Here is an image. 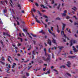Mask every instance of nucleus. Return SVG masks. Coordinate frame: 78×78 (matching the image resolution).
<instances>
[{
    "label": "nucleus",
    "instance_id": "nucleus-61",
    "mask_svg": "<svg viewBox=\"0 0 78 78\" xmlns=\"http://www.w3.org/2000/svg\"><path fill=\"white\" fill-rule=\"evenodd\" d=\"M73 17H74V18H75V19H76H76H77V18H76V16H73Z\"/></svg>",
    "mask_w": 78,
    "mask_h": 78
},
{
    "label": "nucleus",
    "instance_id": "nucleus-42",
    "mask_svg": "<svg viewBox=\"0 0 78 78\" xmlns=\"http://www.w3.org/2000/svg\"><path fill=\"white\" fill-rule=\"evenodd\" d=\"M62 27H66V24L64 23H62Z\"/></svg>",
    "mask_w": 78,
    "mask_h": 78
},
{
    "label": "nucleus",
    "instance_id": "nucleus-6",
    "mask_svg": "<svg viewBox=\"0 0 78 78\" xmlns=\"http://www.w3.org/2000/svg\"><path fill=\"white\" fill-rule=\"evenodd\" d=\"M34 18L35 19L36 22H37V23H41V22H40V21L37 20V19L36 18V17H34Z\"/></svg>",
    "mask_w": 78,
    "mask_h": 78
},
{
    "label": "nucleus",
    "instance_id": "nucleus-39",
    "mask_svg": "<svg viewBox=\"0 0 78 78\" xmlns=\"http://www.w3.org/2000/svg\"><path fill=\"white\" fill-rule=\"evenodd\" d=\"M66 19H70V17L67 16L66 17Z\"/></svg>",
    "mask_w": 78,
    "mask_h": 78
},
{
    "label": "nucleus",
    "instance_id": "nucleus-8",
    "mask_svg": "<svg viewBox=\"0 0 78 78\" xmlns=\"http://www.w3.org/2000/svg\"><path fill=\"white\" fill-rule=\"evenodd\" d=\"M31 35L33 36L34 37H36V36H37V35L36 34L34 35L33 34L31 33Z\"/></svg>",
    "mask_w": 78,
    "mask_h": 78
},
{
    "label": "nucleus",
    "instance_id": "nucleus-19",
    "mask_svg": "<svg viewBox=\"0 0 78 78\" xmlns=\"http://www.w3.org/2000/svg\"><path fill=\"white\" fill-rule=\"evenodd\" d=\"M58 48H59V49L60 50H62V49L63 48V47L62 46V47H61L59 46L58 47Z\"/></svg>",
    "mask_w": 78,
    "mask_h": 78
},
{
    "label": "nucleus",
    "instance_id": "nucleus-30",
    "mask_svg": "<svg viewBox=\"0 0 78 78\" xmlns=\"http://www.w3.org/2000/svg\"><path fill=\"white\" fill-rule=\"evenodd\" d=\"M60 6H61V4H59L58 5V6L57 7V9H59V8L60 7Z\"/></svg>",
    "mask_w": 78,
    "mask_h": 78
},
{
    "label": "nucleus",
    "instance_id": "nucleus-21",
    "mask_svg": "<svg viewBox=\"0 0 78 78\" xmlns=\"http://www.w3.org/2000/svg\"><path fill=\"white\" fill-rule=\"evenodd\" d=\"M0 62H1V64H2V65H5V63H4L2 61H0Z\"/></svg>",
    "mask_w": 78,
    "mask_h": 78
},
{
    "label": "nucleus",
    "instance_id": "nucleus-44",
    "mask_svg": "<svg viewBox=\"0 0 78 78\" xmlns=\"http://www.w3.org/2000/svg\"><path fill=\"white\" fill-rule=\"evenodd\" d=\"M29 60H27V61H24V62L25 63H27V62H28V61H29Z\"/></svg>",
    "mask_w": 78,
    "mask_h": 78
},
{
    "label": "nucleus",
    "instance_id": "nucleus-54",
    "mask_svg": "<svg viewBox=\"0 0 78 78\" xmlns=\"http://www.w3.org/2000/svg\"><path fill=\"white\" fill-rule=\"evenodd\" d=\"M4 2H5V3L7 4V3L8 2H7V1H6V0H5V1H4Z\"/></svg>",
    "mask_w": 78,
    "mask_h": 78
},
{
    "label": "nucleus",
    "instance_id": "nucleus-37",
    "mask_svg": "<svg viewBox=\"0 0 78 78\" xmlns=\"http://www.w3.org/2000/svg\"><path fill=\"white\" fill-rule=\"evenodd\" d=\"M3 11L4 13H6V11H7V10L6 9H4L3 10Z\"/></svg>",
    "mask_w": 78,
    "mask_h": 78
},
{
    "label": "nucleus",
    "instance_id": "nucleus-36",
    "mask_svg": "<svg viewBox=\"0 0 78 78\" xmlns=\"http://www.w3.org/2000/svg\"><path fill=\"white\" fill-rule=\"evenodd\" d=\"M30 47L29 48L27 49V50H30L31 49V45H30Z\"/></svg>",
    "mask_w": 78,
    "mask_h": 78
},
{
    "label": "nucleus",
    "instance_id": "nucleus-31",
    "mask_svg": "<svg viewBox=\"0 0 78 78\" xmlns=\"http://www.w3.org/2000/svg\"><path fill=\"white\" fill-rule=\"evenodd\" d=\"M53 70L54 72H58V71L56 70L55 69H53Z\"/></svg>",
    "mask_w": 78,
    "mask_h": 78
},
{
    "label": "nucleus",
    "instance_id": "nucleus-14",
    "mask_svg": "<svg viewBox=\"0 0 78 78\" xmlns=\"http://www.w3.org/2000/svg\"><path fill=\"white\" fill-rule=\"evenodd\" d=\"M35 5L37 6V7H38L39 6V4L37 3V2H35Z\"/></svg>",
    "mask_w": 78,
    "mask_h": 78
},
{
    "label": "nucleus",
    "instance_id": "nucleus-27",
    "mask_svg": "<svg viewBox=\"0 0 78 78\" xmlns=\"http://www.w3.org/2000/svg\"><path fill=\"white\" fill-rule=\"evenodd\" d=\"M43 17H45V18H46V19L48 18V16L45 15H43Z\"/></svg>",
    "mask_w": 78,
    "mask_h": 78
},
{
    "label": "nucleus",
    "instance_id": "nucleus-58",
    "mask_svg": "<svg viewBox=\"0 0 78 78\" xmlns=\"http://www.w3.org/2000/svg\"><path fill=\"white\" fill-rule=\"evenodd\" d=\"M62 67H63V68H64V69H65V68H66V66H62Z\"/></svg>",
    "mask_w": 78,
    "mask_h": 78
},
{
    "label": "nucleus",
    "instance_id": "nucleus-64",
    "mask_svg": "<svg viewBox=\"0 0 78 78\" xmlns=\"http://www.w3.org/2000/svg\"><path fill=\"white\" fill-rule=\"evenodd\" d=\"M7 36H9V37H11V36L9 35V34H7Z\"/></svg>",
    "mask_w": 78,
    "mask_h": 78
},
{
    "label": "nucleus",
    "instance_id": "nucleus-53",
    "mask_svg": "<svg viewBox=\"0 0 78 78\" xmlns=\"http://www.w3.org/2000/svg\"><path fill=\"white\" fill-rule=\"evenodd\" d=\"M43 32V30H42L41 31H40L39 32V33H42Z\"/></svg>",
    "mask_w": 78,
    "mask_h": 78
},
{
    "label": "nucleus",
    "instance_id": "nucleus-5",
    "mask_svg": "<svg viewBox=\"0 0 78 78\" xmlns=\"http://www.w3.org/2000/svg\"><path fill=\"white\" fill-rule=\"evenodd\" d=\"M67 64H66L67 66L68 67H70V64H71L69 61H68L67 62Z\"/></svg>",
    "mask_w": 78,
    "mask_h": 78
},
{
    "label": "nucleus",
    "instance_id": "nucleus-63",
    "mask_svg": "<svg viewBox=\"0 0 78 78\" xmlns=\"http://www.w3.org/2000/svg\"><path fill=\"white\" fill-rule=\"evenodd\" d=\"M42 33L43 34H45V32H42Z\"/></svg>",
    "mask_w": 78,
    "mask_h": 78
},
{
    "label": "nucleus",
    "instance_id": "nucleus-24",
    "mask_svg": "<svg viewBox=\"0 0 78 78\" xmlns=\"http://www.w3.org/2000/svg\"><path fill=\"white\" fill-rule=\"evenodd\" d=\"M0 37H1V36L0 35ZM0 41L1 42V44L2 45H3V42L2 41H1L0 39Z\"/></svg>",
    "mask_w": 78,
    "mask_h": 78
},
{
    "label": "nucleus",
    "instance_id": "nucleus-9",
    "mask_svg": "<svg viewBox=\"0 0 78 78\" xmlns=\"http://www.w3.org/2000/svg\"><path fill=\"white\" fill-rule=\"evenodd\" d=\"M15 66H16V64L15 63H13V65L12 67V68H14L15 67Z\"/></svg>",
    "mask_w": 78,
    "mask_h": 78
},
{
    "label": "nucleus",
    "instance_id": "nucleus-59",
    "mask_svg": "<svg viewBox=\"0 0 78 78\" xmlns=\"http://www.w3.org/2000/svg\"><path fill=\"white\" fill-rule=\"evenodd\" d=\"M33 42L34 44L35 45L36 44V41H33Z\"/></svg>",
    "mask_w": 78,
    "mask_h": 78
},
{
    "label": "nucleus",
    "instance_id": "nucleus-32",
    "mask_svg": "<svg viewBox=\"0 0 78 78\" xmlns=\"http://www.w3.org/2000/svg\"><path fill=\"white\" fill-rule=\"evenodd\" d=\"M41 7H43V8H45V6H44V5L42 4L41 5Z\"/></svg>",
    "mask_w": 78,
    "mask_h": 78
},
{
    "label": "nucleus",
    "instance_id": "nucleus-49",
    "mask_svg": "<svg viewBox=\"0 0 78 78\" xmlns=\"http://www.w3.org/2000/svg\"><path fill=\"white\" fill-rule=\"evenodd\" d=\"M46 48H44V51L46 53Z\"/></svg>",
    "mask_w": 78,
    "mask_h": 78
},
{
    "label": "nucleus",
    "instance_id": "nucleus-43",
    "mask_svg": "<svg viewBox=\"0 0 78 78\" xmlns=\"http://www.w3.org/2000/svg\"><path fill=\"white\" fill-rule=\"evenodd\" d=\"M17 45L18 47H19V46H21V44L18 43Z\"/></svg>",
    "mask_w": 78,
    "mask_h": 78
},
{
    "label": "nucleus",
    "instance_id": "nucleus-51",
    "mask_svg": "<svg viewBox=\"0 0 78 78\" xmlns=\"http://www.w3.org/2000/svg\"><path fill=\"white\" fill-rule=\"evenodd\" d=\"M48 31L49 32V33H50V34H51V31H50V30H48Z\"/></svg>",
    "mask_w": 78,
    "mask_h": 78
},
{
    "label": "nucleus",
    "instance_id": "nucleus-40",
    "mask_svg": "<svg viewBox=\"0 0 78 78\" xmlns=\"http://www.w3.org/2000/svg\"><path fill=\"white\" fill-rule=\"evenodd\" d=\"M50 49H51V48H49L48 49V52H49V53H51V51H50Z\"/></svg>",
    "mask_w": 78,
    "mask_h": 78
},
{
    "label": "nucleus",
    "instance_id": "nucleus-7",
    "mask_svg": "<svg viewBox=\"0 0 78 78\" xmlns=\"http://www.w3.org/2000/svg\"><path fill=\"white\" fill-rule=\"evenodd\" d=\"M73 40H71L70 41V47L72 46V45H73Z\"/></svg>",
    "mask_w": 78,
    "mask_h": 78
},
{
    "label": "nucleus",
    "instance_id": "nucleus-15",
    "mask_svg": "<svg viewBox=\"0 0 78 78\" xmlns=\"http://www.w3.org/2000/svg\"><path fill=\"white\" fill-rule=\"evenodd\" d=\"M72 9H73L74 11H76L77 9L75 7H74L73 8H72Z\"/></svg>",
    "mask_w": 78,
    "mask_h": 78
},
{
    "label": "nucleus",
    "instance_id": "nucleus-62",
    "mask_svg": "<svg viewBox=\"0 0 78 78\" xmlns=\"http://www.w3.org/2000/svg\"><path fill=\"white\" fill-rule=\"evenodd\" d=\"M45 21H46V22H48V19H46L45 20Z\"/></svg>",
    "mask_w": 78,
    "mask_h": 78
},
{
    "label": "nucleus",
    "instance_id": "nucleus-25",
    "mask_svg": "<svg viewBox=\"0 0 78 78\" xmlns=\"http://www.w3.org/2000/svg\"><path fill=\"white\" fill-rule=\"evenodd\" d=\"M45 4L46 6H48V2H47V1H45Z\"/></svg>",
    "mask_w": 78,
    "mask_h": 78
},
{
    "label": "nucleus",
    "instance_id": "nucleus-29",
    "mask_svg": "<svg viewBox=\"0 0 78 78\" xmlns=\"http://www.w3.org/2000/svg\"><path fill=\"white\" fill-rule=\"evenodd\" d=\"M8 61H9V62H10V63H11V61L10 60L9 58H8V59H7Z\"/></svg>",
    "mask_w": 78,
    "mask_h": 78
},
{
    "label": "nucleus",
    "instance_id": "nucleus-46",
    "mask_svg": "<svg viewBox=\"0 0 78 78\" xmlns=\"http://www.w3.org/2000/svg\"><path fill=\"white\" fill-rule=\"evenodd\" d=\"M44 25H45V28H47V24H45V23H44Z\"/></svg>",
    "mask_w": 78,
    "mask_h": 78
},
{
    "label": "nucleus",
    "instance_id": "nucleus-45",
    "mask_svg": "<svg viewBox=\"0 0 78 78\" xmlns=\"http://www.w3.org/2000/svg\"><path fill=\"white\" fill-rule=\"evenodd\" d=\"M54 3H55V1H54V0H52L51 4H53Z\"/></svg>",
    "mask_w": 78,
    "mask_h": 78
},
{
    "label": "nucleus",
    "instance_id": "nucleus-52",
    "mask_svg": "<svg viewBox=\"0 0 78 78\" xmlns=\"http://www.w3.org/2000/svg\"><path fill=\"white\" fill-rule=\"evenodd\" d=\"M57 32H58V33L60 32V31L59 30V29H57Z\"/></svg>",
    "mask_w": 78,
    "mask_h": 78
},
{
    "label": "nucleus",
    "instance_id": "nucleus-17",
    "mask_svg": "<svg viewBox=\"0 0 78 78\" xmlns=\"http://www.w3.org/2000/svg\"><path fill=\"white\" fill-rule=\"evenodd\" d=\"M18 7H19L20 9H21V6H20V4L18 5Z\"/></svg>",
    "mask_w": 78,
    "mask_h": 78
},
{
    "label": "nucleus",
    "instance_id": "nucleus-34",
    "mask_svg": "<svg viewBox=\"0 0 78 78\" xmlns=\"http://www.w3.org/2000/svg\"><path fill=\"white\" fill-rule=\"evenodd\" d=\"M26 76H29L30 74H29V73H26Z\"/></svg>",
    "mask_w": 78,
    "mask_h": 78
},
{
    "label": "nucleus",
    "instance_id": "nucleus-10",
    "mask_svg": "<svg viewBox=\"0 0 78 78\" xmlns=\"http://www.w3.org/2000/svg\"><path fill=\"white\" fill-rule=\"evenodd\" d=\"M68 58H75L76 57V56H68Z\"/></svg>",
    "mask_w": 78,
    "mask_h": 78
},
{
    "label": "nucleus",
    "instance_id": "nucleus-28",
    "mask_svg": "<svg viewBox=\"0 0 78 78\" xmlns=\"http://www.w3.org/2000/svg\"><path fill=\"white\" fill-rule=\"evenodd\" d=\"M52 54V58H55V57H54V54L53 53V52L51 53Z\"/></svg>",
    "mask_w": 78,
    "mask_h": 78
},
{
    "label": "nucleus",
    "instance_id": "nucleus-26",
    "mask_svg": "<svg viewBox=\"0 0 78 78\" xmlns=\"http://www.w3.org/2000/svg\"><path fill=\"white\" fill-rule=\"evenodd\" d=\"M32 54H33V55H36V54L35 52H34V51H32Z\"/></svg>",
    "mask_w": 78,
    "mask_h": 78
},
{
    "label": "nucleus",
    "instance_id": "nucleus-47",
    "mask_svg": "<svg viewBox=\"0 0 78 78\" xmlns=\"http://www.w3.org/2000/svg\"><path fill=\"white\" fill-rule=\"evenodd\" d=\"M51 34H52V35L53 36H54L55 37V34L54 33H51Z\"/></svg>",
    "mask_w": 78,
    "mask_h": 78
},
{
    "label": "nucleus",
    "instance_id": "nucleus-56",
    "mask_svg": "<svg viewBox=\"0 0 78 78\" xmlns=\"http://www.w3.org/2000/svg\"><path fill=\"white\" fill-rule=\"evenodd\" d=\"M9 69H8L7 71H6V73H9V72H8V71H9Z\"/></svg>",
    "mask_w": 78,
    "mask_h": 78
},
{
    "label": "nucleus",
    "instance_id": "nucleus-22",
    "mask_svg": "<svg viewBox=\"0 0 78 78\" xmlns=\"http://www.w3.org/2000/svg\"><path fill=\"white\" fill-rule=\"evenodd\" d=\"M16 22H17V25H20V23H19V22L18 21L16 20Z\"/></svg>",
    "mask_w": 78,
    "mask_h": 78
},
{
    "label": "nucleus",
    "instance_id": "nucleus-2",
    "mask_svg": "<svg viewBox=\"0 0 78 78\" xmlns=\"http://www.w3.org/2000/svg\"><path fill=\"white\" fill-rule=\"evenodd\" d=\"M76 48H77V50H76V49L75 48V47L73 46V50L74 51V52H77L78 51V45H77L76 46Z\"/></svg>",
    "mask_w": 78,
    "mask_h": 78
},
{
    "label": "nucleus",
    "instance_id": "nucleus-33",
    "mask_svg": "<svg viewBox=\"0 0 78 78\" xmlns=\"http://www.w3.org/2000/svg\"><path fill=\"white\" fill-rule=\"evenodd\" d=\"M2 61H5V58H4V57L2 56Z\"/></svg>",
    "mask_w": 78,
    "mask_h": 78
},
{
    "label": "nucleus",
    "instance_id": "nucleus-23",
    "mask_svg": "<svg viewBox=\"0 0 78 78\" xmlns=\"http://www.w3.org/2000/svg\"><path fill=\"white\" fill-rule=\"evenodd\" d=\"M36 10L35 9H34L33 8L32 9V10H31V11H33V12H35V11H36Z\"/></svg>",
    "mask_w": 78,
    "mask_h": 78
},
{
    "label": "nucleus",
    "instance_id": "nucleus-16",
    "mask_svg": "<svg viewBox=\"0 0 78 78\" xmlns=\"http://www.w3.org/2000/svg\"><path fill=\"white\" fill-rule=\"evenodd\" d=\"M55 20H61V19H60V18H59L58 17L56 18L55 19Z\"/></svg>",
    "mask_w": 78,
    "mask_h": 78
},
{
    "label": "nucleus",
    "instance_id": "nucleus-50",
    "mask_svg": "<svg viewBox=\"0 0 78 78\" xmlns=\"http://www.w3.org/2000/svg\"><path fill=\"white\" fill-rule=\"evenodd\" d=\"M45 70H46V67L43 68V70H44V71H45Z\"/></svg>",
    "mask_w": 78,
    "mask_h": 78
},
{
    "label": "nucleus",
    "instance_id": "nucleus-3",
    "mask_svg": "<svg viewBox=\"0 0 78 78\" xmlns=\"http://www.w3.org/2000/svg\"><path fill=\"white\" fill-rule=\"evenodd\" d=\"M61 34L62 35V34H63L64 37H65V38H67L68 39V41H69V38L67 37H66V34H64V31L62 30L61 31Z\"/></svg>",
    "mask_w": 78,
    "mask_h": 78
},
{
    "label": "nucleus",
    "instance_id": "nucleus-13",
    "mask_svg": "<svg viewBox=\"0 0 78 78\" xmlns=\"http://www.w3.org/2000/svg\"><path fill=\"white\" fill-rule=\"evenodd\" d=\"M10 2H11V3H10V5L11 6H12V4H13V2H12V0H10Z\"/></svg>",
    "mask_w": 78,
    "mask_h": 78
},
{
    "label": "nucleus",
    "instance_id": "nucleus-18",
    "mask_svg": "<svg viewBox=\"0 0 78 78\" xmlns=\"http://www.w3.org/2000/svg\"><path fill=\"white\" fill-rule=\"evenodd\" d=\"M27 34H28V35H29V37H30L31 39H33V37H31V36L30 35V34L29 33H28V32H27Z\"/></svg>",
    "mask_w": 78,
    "mask_h": 78
},
{
    "label": "nucleus",
    "instance_id": "nucleus-48",
    "mask_svg": "<svg viewBox=\"0 0 78 78\" xmlns=\"http://www.w3.org/2000/svg\"><path fill=\"white\" fill-rule=\"evenodd\" d=\"M31 67H32V66H30V67H29L28 69V70H30V68H31Z\"/></svg>",
    "mask_w": 78,
    "mask_h": 78
},
{
    "label": "nucleus",
    "instance_id": "nucleus-11",
    "mask_svg": "<svg viewBox=\"0 0 78 78\" xmlns=\"http://www.w3.org/2000/svg\"><path fill=\"white\" fill-rule=\"evenodd\" d=\"M52 42L54 44H56V40H55V39L53 38V40H52Z\"/></svg>",
    "mask_w": 78,
    "mask_h": 78
},
{
    "label": "nucleus",
    "instance_id": "nucleus-41",
    "mask_svg": "<svg viewBox=\"0 0 78 78\" xmlns=\"http://www.w3.org/2000/svg\"><path fill=\"white\" fill-rule=\"evenodd\" d=\"M47 73H48V74L50 73V70L48 71L47 73H45V74L47 75Z\"/></svg>",
    "mask_w": 78,
    "mask_h": 78
},
{
    "label": "nucleus",
    "instance_id": "nucleus-57",
    "mask_svg": "<svg viewBox=\"0 0 78 78\" xmlns=\"http://www.w3.org/2000/svg\"><path fill=\"white\" fill-rule=\"evenodd\" d=\"M42 47H43V46L42 45H41L40 46V50H41V48H42Z\"/></svg>",
    "mask_w": 78,
    "mask_h": 78
},
{
    "label": "nucleus",
    "instance_id": "nucleus-12",
    "mask_svg": "<svg viewBox=\"0 0 78 78\" xmlns=\"http://www.w3.org/2000/svg\"><path fill=\"white\" fill-rule=\"evenodd\" d=\"M37 12L38 13V14H39L40 16H42V14L41 13V12H40V11L38 10H37Z\"/></svg>",
    "mask_w": 78,
    "mask_h": 78
},
{
    "label": "nucleus",
    "instance_id": "nucleus-55",
    "mask_svg": "<svg viewBox=\"0 0 78 78\" xmlns=\"http://www.w3.org/2000/svg\"><path fill=\"white\" fill-rule=\"evenodd\" d=\"M53 27H51V30L52 31H53Z\"/></svg>",
    "mask_w": 78,
    "mask_h": 78
},
{
    "label": "nucleus",
    "instance_id": "nucleus-20",
    "mask_svg": "<svg viewBox=\"0 0 78 78\" xmlns=\"http://www.w3.org/2000/svg\"><path fill=\"white\" fill-rule=\"evenodd\" d=\"M62 16H66V13H62Z\"/></svg>",
    "mask_w": 78,
    "mask_h": 78
},
{
    "label": "nucleus",
    "instance_id": "nucleus-35",
    "mask_svg": "<svg viewBox=\"0 0 78 78\" xmlns=\"http://www.w3.org/2000/svg\"><path fill=\"white\" fill-rule=\"evenodd\" d=\"M23 31L24 32L26 31V32H27V29H23Z\"/></svg>",
    "mask_w": 78,
    "mask_h": 78
},
{
    "label": "nucleus",
    "instance_id": "nucleus-4",
    "mask_svg": "<svg viewBox=\"0 0 78 78\" xmlns=\"http://www.w3.org/2000/svg\"><path fill=\"white\" fill-rule=\"evenodd\" d=\"M48 44H49V45L50 46L51 45V41L49 39H48Z\"/></svg>",
    "mask_w": 78,
    "mask_h": 78
},
{
    "label": "nucleus",
    "instance_id": "nucleus-60",
    "mask_svg": "<svg viewBox=\"0 0 78 78\" xmlns=\"http://www.w3.org/2000/svg\"><path fill=\"white\" fill-rule=\"evenodd\" d=\"M46 11L44 10H42V12H45Z\"/></svg>",
    "mask_w": 78,
    "mask_h": 78
},
{
    "label": "nucleus",
    "instance_id": "nucleus-38",
    "mask_svg": "<svg viewBox=\"0 0 78 78\" xmlns=\"http://www.w3.org/2000/svg\"><path fill=\"white\" fill-rule=\"evenodd\" d=\"M66 74H67V75H68V76H71V75H70V74H69V73H66Z\"/></svg>",
    "mask_w": 78,
    "mask_h": 78
},
{
    "label": "nucleus",
    "instance_id": "nucleus-1",
    "mask_svg": "<svg viewBox=\"0 0 78 78\" xmlns=\"http://www.w3.org/2000/svg\"><path fill=\"white\" fill-rule=\"evenodd\" d=\"M45 56H48V57L46 59V58H45V57L43 56L42 57V59H43L44 61H46L48 62H50L51 61V57H50V55L48 54H47V53L46 52H45Z\"/></svg>",
    "mask_w": 78,
    "mask_h": 78
}]
</instances>
